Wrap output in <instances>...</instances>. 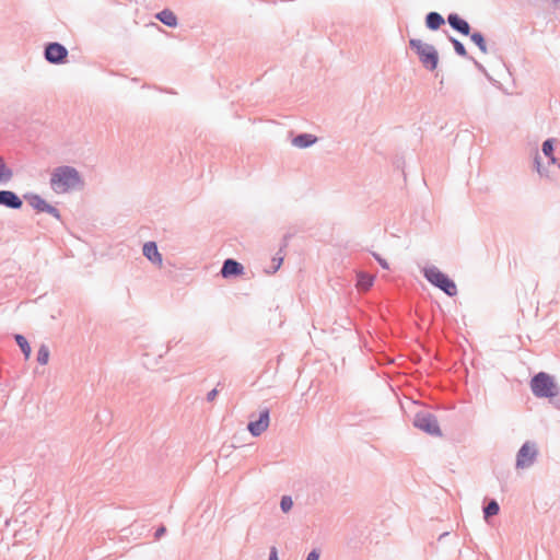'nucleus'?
Segmentation results:
<instances>
[{
    "mask_svg": "<svg viewBox=\"0 0 560 560\" xmlns=\"http://www.w3.org/2000/svg\"><path fill=\"white\" fill-rule=\"evenodd\" d=\"M280 505H281L282 511L287 513L291 510V508L293 505V501L290 497L284 495L281 499Z\"/></svg>",
    "mask_w": 560,
    "mask_h": 560,
    "instance_id": "nucleus-24",
    "label": "nucleus"
},
{
    "mask_svg": "<svg viewBox=\"0 0 560 560\" xmlns=\"http://www.w3.org/2000/svg\"><path fill=\"white\" fill-rule=\"evenodd\" d=\"M471 40L480 48L482 52H487V46L483 36L480 33H474L470 36Z\"/></svg>",
    "mask_w": 560,
    "mask_h": 560,
    "instance_id": "nucleus-21",
    "label": "nucleus"
},
{
    "mask_svg": "<svg viewBox=\"0 0 560 560\" xmlns=\"http://www.w3.org/2000/svg\"><path fill=\"white\" fill-rule=\"evenodd\" d=\"M12 172L7 167L4 161L0 158V182L9 180Z\"/></svg>",
    "mask_w": 560,
    "mask_h": 560,
    "instance_id": "nucleus-22",
    "label": "nucleus"
},
{
    "mask_svg": "<svg viewBox=\"0 0 560 560\" xmlns=\"http://www.w3.org/2000/svg\"><path fill=\"white\" fill-rule=\"evenodd\" d=\"M68 56L67 49L58 43H51L46 47L45 57L51 63H60Z\"/></svg>",
    "mask_w": 560,
    "mask_h": 560,
    "instance_id": "nucleus-7",
    "label": "nucleus"
},
{
    "mask_svg": "<svg viewBox=\"0 0 560 560\" xmlns=\"http://www.w3.org/2000/svg\"><path fill=\"white\" fill-rule=\"evenodd\" d=\"M158 19L167 26H175L177 19L175 14L170 10H164L158 14Z\"/></svg>",
    "mask_w": 560,
    "mask_h": 560,
    "instance_id": "nucleus-17",
    "label": "nucleus"
},
{
    "mask_svg": "<svg viewBox=\"0 0 560 560\" xmlns=\"http://www.w3.org/2000/svg\"><path fill=\"white\" fill-rule=\"evenodd\" d=\"M316 137L312 135H300L292 140V144L298 148H307L308 145L316 142Z\"/></svg>",
    "mask_w": 560,
    "mask_h": 560,
    "instance_id": "nucleus-14",
    "label": "nucleus"
},
{
    "mask_svg": "<svg viewBox=\"0 0 560 560\" xmlns=\"http://www.w3.org/2000/svg\"><path fill=\"white\" fill-rule=\"evenodd\" d=\"M450 25L456 31L460 32L464 35H468L470 27L469 24L459 18L457 14H450L447 18Z\"/></svg>",
    "mask_w": 560,
    "mask_h": 560,
    "instance_id": "nucleus-12",
    "label": "nucleus"
},
{
    "mask_svg": "<svg viewBox=\"0 0 560 560\" xmlns=\"http://www.w3.org/2000/svg\"><path fill=\"white\" fill-rule=\"evenodd\" d=\"M165 533V527H160L156 533H155V537L156 538H160L163 534Z\"/></svg>",
    "mask_w": 560,
    "mask_h": 560,
    "instance_id": "nucleus-29",
    "label": "nucleus"
},
{
    "mask_svg": "<svg viewBox=\"0 0 560 560\" xmlns=\"http://www.w3.org/2000/svg\"><path fill=\"white\" fill-rule=\"evenodd\" d=\"M537 455V448L534 443L526 442L517 453L516 468L525 469L533 465Z\"/></svg>",
    "mask_w": 560,
    "mask_h": 560,
    "instance_id": "nucleus-6",
    "label": "nucleus"
},
{
    "mask_svg": "<svg viewBox=\"0 0 560 560\" xmlns=\"http://www.w3.org/2000/svg\"><path fill=\"white\" fill-rule=\"evenodd\" d=\"M427 26L431 30H438L443 23L444 19L436 12H431L427 15Z\"/></svg>",
    "mask_w": 560,
    "mask_h": 560,
    "instance_id": "nucleus-16",
    "label": "nucleus"
},
{
    "mask_svg": "<svg viewBox=\"0 0 560 560\" xmlns=\"http://www.w3.org/2000/svg\"><path fill=\"white\" fill-rule=\"evenodd\" d=\"M542 152L546 156L550 159V162L553 164L556 162V159L553 156V144L551 140H546L542 143Z\"/></svg>",
    "mask_w": 560,
    "mask_h": 560,
    "instance_id": "nucleus-19",
    "label": "nucleus"
},
{
    "mask_svg": "<svg viewBox=\"0 0 560 560\" xmlns=\"http://www.w3.org/2000/svg\"><path fill=\"white\" fill-rule=\"evenodd\" d=\"M427 279L434 285L439 287L448 295H455L457 292L456 284L443 272L436 268H429L424 271Z\"/></svg>",
    "mask_w": 560,
    "mask_h": 560,
    "instance_id": "nucleus-4",
    "label": "nucleus"
},
{
    "mask_svg": "<svg viewBox=\"0 0 560 560\" xmlns=\"http://www.w3.org/2000/svg\"><path fill=\"white\" fill-rule=\"evenodd\" d=\"M376 259L378 260V262L381 264V266H382L383 268H385V269H387V268H388V264H387V261H386V260H384V259H382V258H380V257H376Z\"/></svg>",
    "mask_w": 560,
    "mask_h": 560,
    "instance_id": "nucleus-30",
    "label": "nucleus"
},
{
    "mask_svg": "<svg viewBox=\"0 0 560 560\" xmlns=\"http://www.w3.org/2000/svg\"><path fill=\"white\" fill-rule=\"evenodd\" d=\"M15 340H16L19 347L21 348L22 352L24 353L25 359H28L31 357L32 350H31V346L27 342V340L21 335H16Z\"/></svg>",
    "mask_w": 560,
    "mask_h": 560,
    "instance_id": "nucleus-18",
    "label": "nucleus"
},
{
    "mask_svg": "<svg viewBox=\"0 0 560 560\" xmlns=\"http://www.w3.org/2000/svg\"><path fill=\"white\" fill-rule=\"evenodd\" d=\"M48 360H49V349L43 345L40 346L39 350H38V353H37V361L45 365L48 363Z\"/></svg>",
    "mask_w": 560,
    "mask_h": 560,
    "instance_id": "nucleus-20",
    "label": "nucleus"
},
{
    "mask_svg": "<svg viewBox=\"0 0 560 560\" xmlns=\"http://www.w3.org/2000/svg\"><path fill=\"white\" fill-rule=\"evenodd\" d=\"M499 512V505L495 501H491L486 508H485V517L488 518L490 516L497 515Z\"/></svg>",
    "mask_w": 560,
    "mask_h": 560,
    "instance_id": "nucleus-23",
    "label": "nucleus"
},
{
    "mask_svg": "<svg viewBox=\"0 0 560 560\" xmlns=\"http://www.w3.org/2000/svg\"><path fill=\"white\" fill-rule=\"evenodd\" d=\"M217 395H218V390H217V389H212V390L208 394V400H209V401L214 400V398L217 397Z\"/></svg>",
    "mask_w": 560,
    "mask_h": 560,
    "instance_id": "nucleus-28",
    "label": "nucleus"
},
{
    "mask_svg": "<svg viewBox=\"0 0 560 560\" xmlns=\"http://www.w3.org/2000/svg\"><path fill=\"white\" fill-rule=\"evenodd\" d=\"M0 205L19 209L22 206V201L13 191L2 190L0 191Z\"/></svg>",
    "mask_w": 560,
    "mask_h": 560,
    "instance_id": "nucleus-10",
    "label": "nucleus"
},
{
    "mask_svg": "<svg viewBox=\"0 0 560 560\" xmlns=\"http://www.w3.org/2000/svg\"><path fill=\"white\" fill-rule=\"evenodd\" d=\"M31 205L39 211H46L54 214L57 212L54 207L48 205L44 199H42L38 196H34L31 198Z\"/></svg>",
    "mask_w": 560,
    "mask_h": 560,
    "instance_id": "nucleus-13",
    "label": "nucleus"
},
{
    "mask_svg": "<svg viewBox=\"0 0 560 560\" xmlns=\"http://www.w3.org/2000/svg\"><path fill=\"white\" fill-rule=\"evenodd\" d=\"M410 46L419 55L423 66L430 70H434L438 66V52L431 45L423 43L421 39H410Z\"/></svg>",
    "mask_w": 560,
    "mask_h": 560,
    "instance_id": "nucleus-3",
    "label": "nucleus"
},
{
    "mask_svg": "<svg viewBox=\"0 0 560 560\" xmlns=\"http://www.w3.org/2000/svg\"><path fill=\"white\" fill-rule=\"evenodd\" d=\"M415 427L431 435H441L436 419L428 412H418L413 420Z\"/></svg>",
    "mask_w": 560,
    "mask_h": 560,
    "instance_id": "nucleus-5",
    "label": "nucleus"
},
{
    "mask_svg": "<svg viewBox=\"0 0 560 560\" xmlns=\"http://www.w3.org/2000/svg\"><path fill=\"white\" fill-rule=\"evenodd\" d=\"M82 185L83 182L79 171L72 166H58L50 174V186L57 194H66Z\"/></svg>",
    "mask_w": 560,
    "mask_h": 560,
    "instance_id": "nucleus-1",
    "label": "nucleus"
},
{
    "mask_svg": "<svg viewBox=\"0 0 560 560\" xmlns=\"http://www.w3.org/2000/svg\"><path fill=\"white\" fill-rule=\"evenodd\" d=\"M268 427H269V411L267 409H265L260 412L258 420L250 421L248 423L247 429L254 436H258L262 432H265Z\"/></svg>",
    "mask_w": 560,
    "mask_h": 560,
    "instance_id": "nucleus-8",
    "label": "nucleus"
},
{
    "mask_svg": "<svg viewBox=\"0 0 560 560\" xmlns=\"http://www.w3.org/2000/svg\"><path fill=\"white\" fill-rule=\"evenodd\" d=\"M269 560H278L277 550L275 548L271 550Z\"/></svg>",
    "mask_w": 560,
    "mask_h": 560,
    "instance_id": "nucleus-31",
    "label": "nucleus"
},
{
    "mask_svg": "<svg viewBox=\"0 0 560 560\" xmlns=\"http://www.w3.org/2000/svg\"><path fill=\"white\" fill-rule=\"evenodd\" d=\"M243 271V266L233 259H226L221 269V273L224 278L242 275Z\"/></svg>",
    "mask_w": 560,
    "mask_h": 560,
    "instance_id": "nucleus-9",
    "label": "nucleus"
},
{
    "mask_svg": "<svg viewBox=\"0 0 560 560\" xmlns=\"http://www.w3.org/2000/svg\"><path fill=\"white\" fill-rule=\"evenodd\" d=\"M373 276L365 272H359L357 287L362 291H368L373 285Z\"/></svg>",
    "mask_w": 560,
    "mask_h": 560,
    "instance_id": "nucleus-15",
    "label": "nucleus"
},
{
    "mask_svg": "<svg viewBox=\"0 0 560 560\" xmlns=\"http://www.w3.org/2000/svg\"><path fill=\"white\" fill-rule=\"evenodd\" d=\"M530 387L537 397H553L558 394V387L553 378L544 372L533 377Z\"/></svg>",
    "mask_w": 560,
    "mask_h": 560,
    "instance_id": "nucleus-2",
    "label": "nucleus"
},
{
    "mask_svg": "<svg viewBox=\"0 0 560 560\" xmlns=\"http://www.w3.org/2000/svg\"><path fill=\"white\" fill-rule=\"evenodd\" d=\"M143 255L153 264L162 266V256L154 242H148L143 245Z\"/></svg>",
    "mask_w": 560,
    "mask_h": 560,
    "instance_id": "nucleus-11",
    "label": "nucleus"
},
{
    "mask_svg": "<svg viewBox=\"0 0 560 560\" xmlns=\"http://www.w3.org/2000/svg\"><path fill=\"white\" fill-rule=\"evenodd\" d=\"M452 43H453V45H454V49H455V51H456L459 56L465 57V56L467 55V51H466V49H465L464 45H463L460 42H458L457 39H454V38H453V39H452Z\"/></svg>",
    "mask_w": 560,
    "mask_h": 560,
    "instance_id": "nucleus-25",
    "label": "nucleus"
},
{
    "mask_svg": "<svg viewBox=\"0 0 560 560\" xmlns=\"http://www.w3.org/2000/svg\"><path fill=\"white\" fill-rule=\"evenodd\" d=\"M273 261L276 262L273 266V272H275L281 267L283 258L282 257L275 258Z\"/></svg>",
    "mask_w": 560,
    "mask_h": 560,
    "instance_id": "nucleus-26",
    "label": "nucleus"
},
{
    "mask_svg": "<svg viewBox=\"0 0 560 560\" xmlns=\"http://www.w3.org/2000/svg\"><path fill=\"white\" fill-rule=\"evenodd\" d=\"M319 553L316 550H313L308 553L306 560H318Z\"/></svg>",
    "mask_w": 560,
    "mask_h": 560,
    "instance_id": "nucleus-27",
    "label": "nucleus"
}]
</instances>
